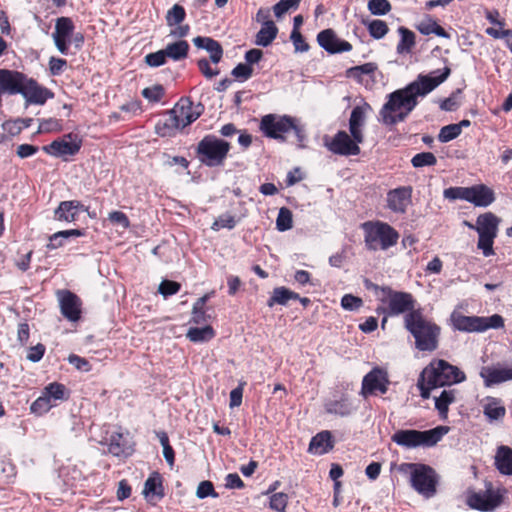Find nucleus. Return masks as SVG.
I'll list each match as a JSON object with an SVG mask.
<instances>
[{
	"mask_svg": "<svg viewBox=\"0 0 512 512\" xmlns=\"http://www.w3.org/2000/svg\"><path fill=\"white\" fill-rule=\"evenodd\" d=\"M362 23L367 26L370 35L376 39L384 36V21L382 20H363Z\"/></svg>",
	"mask_w": 512,
	"mask_h": 512,
	"instance_id": "nucleus-60",
	"label": "nucleus"
},
{
	"mask_svg": "<svg viewBox=\"0 0 512 512\" xmlns=\"http://www.w3.org/2000/svg\"><path fill=\"white\" fill-rule=\"evenodd\" d=\"M436 163L437 158L432 152L417 153L411 159V164L414 168L434 166Z\"/></svg>",
	"mask_w": 512,
	"mask_h": 512,
	"instance_id": "nucleus-47",
	"label": "nucleus"
},
{
	"mask_svg": "<svg viewBox=\"0 0 512 512\" xmlns=\"http://www.w3.org/2000/svg\"><path fill=\"white\" fill-rule=\"evenodd\" d=\"M365 231V242L369 249H384V223L365 222L362 224Z\"/></svg>",
	"mask_w": 512,
	"mask_h": 512,
	"instance_id": "nucleus-20",
	"label": "nucleus"
},
{
	"mask_svg": "<svg viewBox=\"0 0 512 512\" xmlns=\"http://www.w3.org/2000/svg\"><path fill=\"white\" fill-rule=\"evenodd\" d=\"M296 298H299V294L289 288L285 286L275 287L267 301V306L269 308L275 305L286 306L290 300H296Z\"/></svg>",
	"mask_w": 512,
	"mask_h": 512,
	"instance_id": "nucleus-32",
	"label": "nucleus"
},
{
	"mask_svg": "<svg viewBox=\"0 0 512 512\" xmlns=\"http://www.w3.org/2000/svg\"><path fill=\"white\" fill-rule=\"evenodd\" d=\"M325 410L329 414L347 416L351 413L352 407L346 399L333 400L325 404Z\"/></svg>",
	"mask_w": 512,
	"mask_h": 512,
	"instance_id": "nucleus-43",
	"label": "nucleus"
},
{
	"mask_svg": "<svg viewBox=\"0 0 512 512\" xmlns=\"http://www.w3.org/2000/svg\"><path fill=\"white\" fill-rule=\"evenodd\" d=\"M384 393V369L375 367L362 380L361 394L364 397Z\"/></svg>",
	"mask_w": 512,
	"mask_h": 512,
	"instance_id": "nucleus-19",
	"label": "nucleus"
},
{
	"mask_svg": "<svg viewBox=\"0 0 512 512\" xmlns=\"http://www.w3.org/2000/svg\"><path fill=\"white\" fill-rule=\"evenodd\" d=\"M85 235L82 229H70L58 231L49 236V242L46 245L47 250H55L64 246V240L70 237H81Z\"/></svg>",
	"mask_w": 512,
	"mask_h": 512,
	"instance_id": "nucleus-36",
	"label": "nucleus"
},
{
	"mask_svg": "<svg viewBox=\"0 0 512 512\" xmlns=\"http://www.w3.org/2000/svg\"><path fill=\"white\" fill-rule=\"evenodd\" d=\"M62 129L61 121L56 118L43 119L39 123L38 133L59 132Z\"/></svg>",
	"mask_w": 512,
	"mask_h": 512,
	"instance_id": "nucleus-57",
	"label": "nucleus"
},
{
	"mask_svg": "<svg viewBox=\"0 0 512 512\" xmlns=\"http://www.w3.org/2000/svg\"><path fill=\"white\" fill-rule=\"evenodd\" d=\"M480 376L486 387L512 380V368H493L484 366L481 368Z\"/></svg>",
	"mask_w": 512,
	"mask_h": 512,
	"instance_id": "nucleus-25",
	"label": "nucleus"
},
{
	"mask_svg": "<svg viewBox=\"0 0 512 512\" xmlns=\"http://www.w3.org/2000/svg\"><path fill=\"white\" fill-rule=\"evenodd\" d=\"M452 325L455 330L461 332H484L488 329H500L504 327V319L499 314H493L489 317L484 316H465L452 313Z\"/></svg>",
	"mask_w": 512,
	"mask_h": 512,
	"instance_id": "nucleus-9",
	"label": "nucleus"
},
{
	"mask_svg": "<svg viewBox=\"0 0 512 512\" xmlns=\"http://www.w3.org/2000/svg\"><path fill=\"white\" fill-rule=\"evenodd\" d=\"M398 32L400 41L397 45V52L399 54L409 53L415 44L414 32L404 26L399 27Z\"/></svg>",
	"mask_w": 512,
	"mask_h": 512,
	"instance_id": "nucleus-41",
	"label": "nucleus"
},
{
	"mask_svg": "<svg viewBox=\"0 0 512 512\" xmlns=\"http://www.w3.org/2000/svg\"><path fill=\"white\" fill-rule=\"evenodd\" d=\"M416 28L422 35L425 36L435 34L438 37L446 39L451 37V35L429 15H427L424 20L418 23Z\"/></svg>",
	"mask_w": 512,
	"mask_h": 512,
	"instance_id": "nucleus-35",
	"label": "nucleus"
},
{
	"mask_svg": "<svg viewBox=\"0 0 512 512\" xmlns=\"http://www.w3.org/2000/svg\"><path fill=\"white\" fill-rule=\"evenodd\" d=\"M143 494L148 500L155 497L162 499L164 497V488L162 484V477L158 472L152 473L145 481Z\"/></svg>",
	"mask_w": 512,
	"mask_h": 512,
	"instance_id": "nucleus-30",
	"label": "nucleus"
},
{
	"mask_svg": "<svg viewBox=\"0 0 512 512\" xmlns=\"http://www.w3.org/2000/svg\"><path fill=\"white\" fill-rule=\"evenodd\" d=\"M74 29L75 25L71 18L62 16L56 19L55 30L52 37L56 48L64 55L68 54Z\"/></svg>",
	"mask_w": 512,
	"mask_h": 512,
	"instance_id": "nucleus-14",
	"label": "nucleus"
},
{
	"mask_svg": "<svg viewBox=\"0 0 512 512\" xmlns=\"http://www.w3.org/2000/svg\"><path fill=\"white\" fill-rule=\"evenodd\" d=\"M460 134V130H458V127L455 124H449L440 129L438 141L441 143H447L456 139Z\"/></svg>",
	"mask_w": 512,
	"mask_h": 512,
	"instance_id": "nucleus-53",
	"label": "nucleus"
},
{
	"mask_svg": "<svg viewBox=\"0 0 512 512\" xmlns=\"http://www.w3.org/2000/svg\"><path fill=\"white\" fill-rule=\"evenodd\" d=\"M209 299V295L205 294L200 297L193 305L191 322L194 324H203L210 318L206 314L205 305Z\"/></svg>",
	"mask_w": 512,
	"mask_h": 512,
	"instance_id": "nucleus-42",
	"label": "nucleus"
},
{
	"mask_svg": "<svg viewBox=\"0 0 512 512\" xmlns=\"http://www.w3.org/2000/svg\"><path fill=\"white\" fill-rule=\"evenodd\" d=\"M170 111L181 129H184L202 115L204 106L201 103L194 104L188 97H182Z\"/></svg>",
	"mask_w": 512,
	"mask_h": 512,
	"instance_id": "nucleus-12",
	"label": "nucleus"
},
{
	"mask_svg": "<svg viewBox=\"0 0 512 512\" xmlns=\"http://www.w3.org/2000/svg\"><path fill=\"white\" fill-rule=\"evenodd\" d=\"M406 465L410 470V482L413 489L426 498L433 497L439 483V475L435 469L423 463H408Z\"/></svg>",
	"mask_w": 512,
	"mask_h": 512,
	"instance_id": "nucleus-8",
	"label": "nucleus"
},
{
	"mask_svg": "<svg viewBox=\"0 0 512 512\" xmlns=\"http://www.w3.org/2000/svg\"><path fill=\"white\" fill-rule=\"evenodd\" d=\"M462 93V89L458 88L451 93V95L445 99L439 101V108L443 111H455L460 106V102L457 100L458 96Z\"/></svg>",
	"mask_w": 512,
	"mask_h": 512,
	"instance_id": "nucleus-51",
	"label": "nucleus"
},
{
	"mask_svg": "<svg viewBox=\"0 0 512 512\" xmlns=\"http://www.w3.org/2000/svg\"><path fill=\"white\" fill-rule=\"evenodd\" d=\"M483 414L489 421H497L505 416L506 409L500 399L489 396L483 405Z\"/></svg>",
	"mask_w": 512,
	"mask_h": 512,
	"instance_id": "nucleus-34",
	"label": "nucleus"
},
{
	"mask_svg": "<svg viewBox=\"0 0 512 512\" xmlns=\"http://www.w3.org/2000/svg\"><path fill=\"white\" fill-rule=\"evenodd\" d=\"M145 63L150 67H159L166 63L167 57L164 50L149 53L144 58Z\"/></svg>",
	"mask_w": 512,
	"mask_h": 512,
	"instance_id": "nucleus-61",
	"label": "nucleus"
},
{
	"mask_svg": "<svg viewBox=\"0 0 512 512\" xmlns=\"http://www.w3.org/2000/svg\"><path fill=\"white\" fill-rule=\"evenodd\" d=\"M21 95L25 106L44 105L54 98V93L27 74L11 69H0V107L3 95Z\"/></svg>",
	"mask_w": 512,
	"mask_h": 512,
	"instance_id": "nucleus-2",
	"label": "nucleus"
},
{
	"mask_svg": "<svg viewBox=\"0 0 512 512\" xmlns=\"http://www.w3.org/2000/svg\"><path fill=\"white\" fill-rule=\"evenodd\" d=\"M363 305L361 298L352 294H345L341 299V306L345 310L353 311L359 309Z\"/></svg>",
	"mask_w": 512,
	"mask_h": 512,
	"instance_id": "nucleus-63",
	"label": "nucleus"
},
{
	"mask_svg": "<svg viewBox=\"0 0 512 512\" xmlns=\"http://www.w3.org/2000/svg\"><path fill=\"white\" fill-rule=\"evenodd\" d=\"M79 211H88V208L77 200L62 201L55 209L54 218L61 222H74Z\"/></svg>",
	"mask_w": 512,
	"mask_h": 512,
	"instance_id": "nucleus-22",
	"label": "nucleus"
},
{
	"mask_svg": "<svg viewBox=\"0 0 512 512\" xmlns=\"http://www.w3.org/2000/svg\"><path fill=\"white\" fill-rule=\"evenodd\" d=\"M416 387L419 390L420 397L424 400L429 399L431 392L438 388L436 385L430 384V379L422 372L418 376Z\"/></svg>",
	"mask_w": 512,
	"mask_h": 512,
	"instance_id": "nucleus-48",
	"label": "nucleus"
},
{
	"mask_svg": "<svg viewBox=\"0 0 512 512\" xmlns=\"http://www.w3.org/2000/svg\"><path fill=\"white\" fill-rule=\"evenodd\" d=\"M386 318L388 316L409 315L414 311H423L415 308L416 301L412 294L403 291H394L386 286Z\"/></svg>",
	"mask_w": 512,
	"mask_h": 512,
	"instance_id": "nucleus-10",
	"label": "nucleus"
},
{
	"mask_svg": "<svg viewBox=\"0 0 512 512\" xmlns=\"http://www.w3.org/2000/svg\"><path fill=\"white\" fill-rule=\"evenodd\" d=\"M302 0H280L273 6L277 18H281L289 9L297 8Z\"/></svg>",
	"mask_w": 512,
	"mask_h": 512,
	"instance_id": "nucleus-58",
	"label": "nucleus"
},
{
	"mask_svg": "<svg viewBox=\"0 0 512 512\" xmlns=\"http://www.w3.org/2000/svg\"><path fill=\"white\" fill-rule=\"evenodd\" d=\"M196 496L199 499H204L206 497H213L217 498L219 495L214 489V485L209 480H204L199 483L197 490H196Z\"/></svg>",
	"mask_w": 512,
	"mask_h": 512,
	"instance_id": "nucleus-56",
	"label": "nucleus"
},
{
	"mask_svg": "<svg viewBox=\"0 0 512 512\" xmlns=\"http://www.w3.org/2000/svg\"><path fill=\"white\" fill-rule=\"evenodd\" d=\"M503 497L498 490L489 484L485 491H467L466 504L481 512H492L502 503Z\"/></svg>",
	"mask_w": 512,
	"mask_h": 512,
	"instance_id": "nucleus-11",
	"label": "nucleus"
},
{
	"mask_svg": "<svg viewBox=\"0 0 512 512\" xmlns=\"http://www.w3.org/2000/svg\"><path fill=\"white\" fill-rule=\"evenodd\" d=\"M181 285L172 280H163L159 285V292L164 296H172L180 291Z\"/></svg>",
	"mask_w": 512,
	"mask_h": 512,
	"instance_id": "nucleus-62",
	"label": "nucleus"
},
{
	"mask_svg": "<svg viewBox=\"0 0 512 512\" xmlns=\"http://www.w3.org/2000/svg\"><path fill=\"white\" fill-rule=\"evenodd\" d=\"M293 226V215L290 209L282 207L279 209L276 219V228L278 231L284 232Z\"/></svg>",
	"mask_w": 512,
	"mask_h": 512,
	"instance_id": "nucleus-45",
	"label": "nucleus"
},
{
	"mask_svg": "<svg viewBox=\"0 0 512 512\" xmlns=\"http://www.w3.org/2000/svg\"><path fill=\"white\" fill-rule=\"evenodd\" d=\"M231 144L213 134L205 135L195 149L196 158L209 168L221 167L229 155Z\"/></svg>",
	"mask_w": 512,
	"mask_h": 512,
	"instance_id": "nucleus-5",
	"label": "nucleus"
},
{
	"mask_svg": "<svg viewBox=\"0 0 512 512\" xmlns=\"http://www.w3.org/2000/svg\"><path fill=\"white\" fill-rule=\"evenodd\" d=\"M495 236L478 235L477 248L482 250L485 257H489L495 254L493 244Z\"/></svg>",
	"mask_w": 512,
	"mask_h": 512,
	"instance_id": "nucleus-54",
	"label": "nucleus"
},
{
	"mask_svg": "<svg viewBox=\"0 0 512 512\" xmlns=\"http://www.w3.org/2000/svg\"><path fill=\"white\" fill-rule=\"evenodd\" d=\"M501 219L492 212L480 214L475 223V230L478 235L495 236L498 234V227Z\"/></svg>",
	"mask_w": 512,
	"mask_h": 512,
	"instance_id": "nucleus-24",
	"label": "nucleus"
},
{
	"mask_svg": "<svg viewBox=\"0 0 512 512\" xmlns=\"http://www.w3.org/2000/svg\"><path fill=\"white\" fill-rule=\"evenodd\" d=\"M197 66L202 75L207 79H212L220 73L218 68H212L206 58H201L197 61Z\"/></svg>",
	"mask_w": 512,
	"mask_h": 512,
	"instance_id": "nucleus-64",
	"label": "nucleus"
},
{
	"mask_svg": "<svg viewBox=\"0 0 512 512\" xmlns=\"http://www.w3.org/2000/svg\"><path fill=\"white\" fill-rule=\"evenodd\" d=\"M450 74L451 68L448 66L427 74L420 73L405 87L390 93L386 101V125L404 121L418 105V99L434 91Z\"/></svg>",
	"mask_w": 512,
	"mask_h": 512,
	"instance_id": "nucleus-1",
	"label": "nucleus"
},
{
	"mask_svg": "<svg viewBox=\"0 0 512 512\" xmlns=\"http://www.w3.org/2000/svg\"><path fill=\"white\" fill-rule=\"evenodd\" d=\"M360 143L343 130L338 131L329 142L325 141V145L330 152L342 156L358 155L360 153Z\"/></svg>",
	"mask_w": 512,
	"mask_h": 512,
	"instance_id": "nucleus-13",
	"label": "nucleus"
},
{
	"mask_svg": "<svg viewBox=\"0 0 512 512\" xmlns=\"http://www.w3.org/2000/svg\"><path fill=\"white\" fill-rule=\"evenodd\" d=\"M435 409L438 411L442 420L448 418L449 405L456 401L455 389H444L439 396L434 397Z\"/></svg>",
	"mask_w": 512,
	"mask_h": 512,
	"instance_id": "nucleus-33",
	"label": "nucleus"
},
{
	"mask_svg": "<svg viewBox=\"0 0 512 512\" xmlns=\"http://www.w3.org/2000/svg\"><path fill=\"white\" fill-rule=\"evenodd\" d=\"M179 130L182 129L170 110L155 124V133L160 137H173Z\"/></svg>",
	"mask_w": 512,
	"mask_h": 512,
	"instance_id": "nucleus-29",
	"label": "nucleus"
},
{
	"mask_svg": "<svg viewBox=\"0 0 512 512\" xmlns=\"http://www.w3.org/2000/svg\"><path fill=\"white\" fill-rule=\"evenodd\" d=\"M413 188L400 186L386 193V206L395 213L404 214L412 202Z\"/></svg>",
	"mask_w": 512,
	"mask_h": 512,
	"instance_id": "nucleus-16",
	"label": "nucleus"
},
{
	"mask_svg": "<svg viewBox=\"0 0 512 512\" xmlns=\"http://www.w3.org/2000/svg\"><path fill=\"white\" fill-rule=\"evenodd\" d=\"M215 330L211 325H206L202 328L191 327L186 333V337L194 343L207 342L215 337Z\"/></svg>",
	"mask_w": 512,
	"mask_h": 512,
	"instance_id": "nucleus-39",
	"label": "nucleus"
},
{
	"mask_svg": "<svg viewBox=\"0 0 512 512\" xmlns=\"http://www.w3.org/2000/svg\"><path fill=\"white\" fill-rule=\"evenodd\" d=\"M443 197L450 201L464 200L468 201V187L452 186L443 191Z\"/></svg>",
	"mask_w": 512,
	"mask_h": 512,
	"instance_id": "nucleus-50",
	"label": "nucleus"
},
{
	"mask_svg": "<svg viewBox=\"0 0 512 512\" xmlns=\"http://www.w3.org/2000/svg\"><path fill=\"white\" fill-rule=\"evenodd\" d=\"M368 109H370V106L365 103L363 105L355 106L351 111L349 119V131L352 137L358 142L364 141L362 128L366 122V112Z\"/></svg>",
	"mask_w": 512,
	"mask_h": 512,
	"instance_id": "nucleus-21",
	"label": "nucleus"
},
{
	"mask_svg": "<svg viewBox=\"0 0 512 512\" xmlns=\"http://www.w3.org/2000/svg\"><path fill=\"white\" fill-rule=\"evenodd\" d=\"M421 372L430 379V384L438 388L459 384L466 380V375L460 368L444 359H432Z\"/></svg>",
	"mask_w": 512,
	"mask_h": 512,
	"instance_id": "nucleus-7",
	"label": "nucleus"
},
{
	"mask_svg": "<svg viewBox=\"0 0 512 512\" xmlns=\"http://www.w3.org/2000/svg\"><path fill=\"white\" fill-rule=\"evenodd\" d=\"M60 311L64 318L71 322H77L82 314V301L75 293L69 290L58 292Z\"/></svg>",
	"mask_w": 512,
	"mask_h": 512,
	"instance_id": "nucleus-15",
	"label": "nucleus"
},
{
	"mask_svg": "<svg viewBox=\"0 0 512 512\" xmlns=\"http://www.w3.org/2000/svg\"><path fill=\"white\" fill-rule=\"evenodd\" d=\"M54 406H56V403L50 402V400L41 393V395L31 404L30 411L37 416H42Z\"/></svg>",
	"mask_w": 512,
	"mask_h": 512,
	"instance_id": "nucleus-46",
	"label": "nucleus"
},
{
	"mask_svg": "<svg viewBox=\"0 0 512 512\" xmlns=\"http://www.w3.org/2000/svg\"><path fill=\"white\" fill-rule=\"evenodd\" d=\"M164 95V87L160 84H156L142 90V96L150 102H159Z\"/></svg>",
	"mask_w": 512,
	"mask_h": 512,
	"instance_id": "nucleus-52",
	"label": "nucleus"
},
{
	"mask_svg": "<svg viewBox=\"0 0 512 512\" xmlns=\"http://www.w3.org/2000/svg\"><path fill=\"white\" fill-rule=\"evenodd\" d=\"M496 199L495 192L485 184H475L468 187V201L475 207H488Z\"/></svg>",
	"mask_w": 512,
	"mask_h": 512,
	"instance_id": "nucleus-18",
	"label": "nucleus"
},
{
	"mask_svg": "<svg viewBox=\"0 0 512 512\" xmlns=\"http://www.w3.org/2000/svg\"><path fill=\"white\" fill-rule=\"evenodd\" d=\"M450 431L448 426H436L429 430L401 429L392 436L397 445L411 449L417 447H433Z\"/></svg>",
	"mask_w": 512,
	"mask_h": 512,
	"instance_id": "nucleus-6",
	"label": "nucleus"
},
{
	"mask_svg": "<svg viewBox=\"0 0 512 512\" xmlns=\"http://www.w3.org/2000/svg\"><path fill=\"white\" fill-rule=\"evenodd\" d=\"M317 42L329 54H338L352 50V45L343 39H340L331 28L320 31L317 35Z\"/></svg>",
	"mask_w": 512,
	"mask_h": 512,
	"instance_id": "nucleus-17",
	"label": "nucleus"
},
{
	"mask_svg": "<svg viewBox=\"0 0 512 512\" xmlns=\"http://www.w3.org/2000/svg\"><path fill=\"white\" fill-rule=\"evenodd\" d=\"M194 45L199 49H205L210 53V60L214 64H218L223 57V48L221 44L211 38L205 36H197L193 39Z\"/></svg>",
	"mask_w": 512,
	"mask_h": 512,
	"instance_id": "nucleus-28",
	"label": "nucleus"
},
{
	"mask_svg": "<svg viewBox=\"0 0 512 512\" xmlns=\"http://www.w3.org/2000/svg\"><path fill=\"white\" fill-rule=\"evenodd\" d=\"M334 447L332 433L328 430L321 431L312 437L308 451L314 454L323 455Z\"/></svg>",
	"mask_w": 512,
	"mask_h": 512,
	"instance_id": "nucleus-27",
	"label": "nucleus"
},
{
	"mask_svg": "<svg viewBox=\"0 0 512 512\" xmlns=\"http://www.w3.org/2000/svg\"><path fill=\"white\" fill-rule=\"evenodd\" d=\"M81 148V142L67 141L65 138L52 141L49 145L43 146L42 149L55 157L66 155H75Z\"/></svg>",
	"mask_w": 512,
	"mask_h": 512,
	"instance_id": "nucleus-23",
	"label": "nucleus"
},
{
	"mask_svg": "<svg viewBox=\"0 0 512 512\" xmlns=\"http://www.w3.org/2000/svg\"><path fill=\"white\" fill-rule=\"evenodd\" d=\"M231 74L239 81H246L252 77L253 68L248 64L239 63L233 68Z\"/></svg>",
	"mask_w": 512,
	"mask_h": 512,
	"instance_id": "nucleus-59",
	"label": "nucleus"
},
{
	"mask_svg": "<svg viewBox=\"0 0 512 512\" xmlns=\"http://www.w3.org/2000/svg\"><path fill=\"white\" fill-rule=\"evenodd\" d=\"M277 34L278 28L274 22L267 23V25H262L261 29L256 35V44L267 47L273 42Z\"/></svg>",
	"mask_w": 512,
	"mask_h": 512,
	"instance_id": "nucleus-40",
	"label": "nucleus"
},
{
	"mask_svg": "<svg viewBox=\"0 0 512 512\" xmlns=\"http://www.w3.org/2000/svg\"><path fill=\"white\" fill-rule=\"evenodd\" d=\"M238 220L228 213L220 215L212 224L211 228L215 231L221 228L233 229Z\"/></svg>",
	"mask_w": 512,
	"mask_h": 512,
	"instance_id": "nucleus-55",
	"label": "nucleus"
},
{
	"mask_svg": "<svg viewBox=\"0 0 512 512\" xmlns=\"http://www.w3.org/2000/svg\"><path fill=\"white\" fill-rule=\"evenodd\" d=\"M42 394L50 400V402L56 403L58 401H64L68 399V391L64 384L59 382L49 383L44 387Z\"/></svg>",
	"mask_w": 512,
	"mask_h": 512,
	"instance_id": "nucleus-37",
	"label": "nucleus"
},
{
	"mask_svg": "<svg viewBox=\"0 0 512 512\" xmlns=\"http://www.w3.org/2000/svg\"><path fill=\"white\" fill-rule=\"evenodd\" d=\"M186 18V11L180 4H174L165 16L166 23L169 27H174L181 24Z\"/></svg>",
	"mask_w": 512,
	"mask_h": 512,
	"instance_id": "nucleus-44",
	"label": "nucleus"
},
{
	"mask_svg": "<svg viewBox=\"0 0 512 512\" xmlns=\"http://www.w3.org/2000/svg\"><path fill=\"white\" fill-rule=\"evenodd\" d=\"M404 328L413 336L415 348L421 352H434L439 347L441 328L428 320L423 311H414L404 316Z\"/></svg>",
	"mask_w": 512,
	"mask_h": 512,
	"instance_id": "nucleus-3",
	"label": "nucleus"
},
{
	"mask_svg": "<svg viewBox=\"0 0 512 512\" xmlns=\"http://www.w3.org/2000/svg\"><path fill=\"white\" fill-rule=\"evenodd\" d=\"M260 131L267 138L275 139L280 142L286 141V134L293 131L299 147H304L303 142L306 139L304 128L298 123L297 119L289 115L267 114L260 120Z\"/></svg>",
	"mask_w": 512,
	"mask_h": 512,
	"instance_id": "nucleus-4",
	"label": "nucleus"
},
{
	"mask_svg": "<svg viewBox=\"0 0 512 512\" xmlns=\"http://www.w3.org/2000/svg\"><path fill=\"white\" fill-rule=\"evenodd\" d=\"M495 468L500 474L512 476V448L507 445H500L494 456Z\"/></svg>",
	"mask_w": 512,
	"mask_h": 512,
	"instance_id": "nucleus-26",
	"label": "nucleus"
},
{
	"mask_svg": "<svg viewBox=\"0 0 512 512\" xmlns=\"http://www.w3.org/2000/svg\"><path fill=\"white\" fill-rule=\"evenodd\" d=\"M167 58L174 61H180L188 56L189 44L185 40H179L168 44L164 49Z\"/></svg>",
	"mask_w": 512,
	"mask_h": 512,
	"instance_id": "nucleus-38",
	"label": "nucleus"
},
{
	"mask_svg": "<svg viewBox=\"0 0 512 512\" xmlns=\"http://www.w3.org/2000/svg\"><path fill=\"white\" fill-rule=\"evenodd\" d=\"M289 496L284 492L273 493L270 496L269 507L278 512H286Z\"/></svg>",
	"mask_w": 512,
	"mask_h": 512,
	"instance_id": "nucleus-49",
	"label": "nucleus"
},
{
	"mask_svg": "<svg viewBox=\"0 0 512 512\" xmlns=\"http://www.w3.org/2000/svg\"><path fill=\"white\" fill-rule=\"evenodd\" d=\"M376 69L377 67L374 63H365L347 69L346 77L353 78L359 83H368L369 81H373V75Z\"/></svg>",
	"mask_w": 512,
	"mask_h": 512,
	"instance_id": "nucleus-31",
	"label": "nucleus"
}]
</instances>
